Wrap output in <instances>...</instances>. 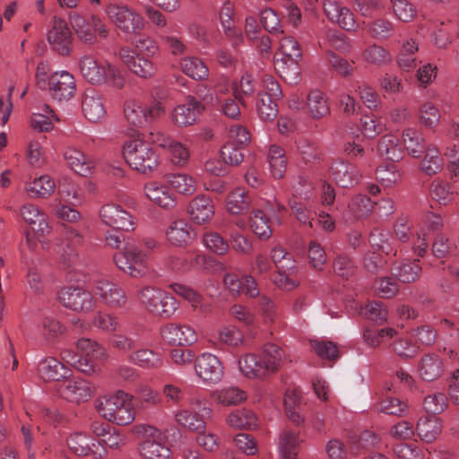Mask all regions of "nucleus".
<instances>
[{"mask_svg":"<svg viewBox=\"0 0 459 459\" xmlns=\"http://www.w3.org/2000/svg\"><path fill=\"white\" fill-rule=\"evenodd\" d=\"M284 351L274 343L264 345L261 356L254 353L245 354L239 360V369L249 378H260L279 370L285 361Z\"/></svg>","mask_w":459,"mask_h":459,"instance_id":"1","label":"nucleus"},{"mask_svg":"<svg viewBox=\"0 0 459 459\" xmlns=\"http://www.w3.org/2000/svg\"><path fill=\"white\" fill-rule=\"evenodd\" d=\"M82 76L91 84H108L117 89L125 85L121 72L108 62L98 61L92 55H83L79 60Z\"/></svg>","mask_w":459,"mask_h":459,"instance_id":"2","label":"nucleus"},{"mask_svg":"<svg viewBox=\"0 0 459 459\" xmlns=\"http://www.w3.org/2000/svg\"><path fill=\"white\" fill-rule=\"evenodd\" d=\"M97 410L104 419L121 426L130 424L135 418L132 396L123 391L100 398Z\"/></svg>","mask_w":459,"mask_h":459,"instance_id":"3","label":"nucleus"},{"mask_svg":"<svg viewBox=\"0 0 459 459\" xmlns=\"http://www.w3.org/2000/svg\"><path fill=\"white\" fill-rule=\"evenodd\" d=\"M122 152L126 163L141 173L152 172L158 167V155L151 145L142 139L126 141Z\"/></svg>","mask_w":459,"mask_h":459,"instance_id":"4","label":"nucleus"},{"mask_svg":"<svg viewBox=\"0 0 459 459\" xmlns=\"http://www.w3.org/2000/svg\"><path fill=\"white\" fill-rule=\"evenodd\" d=\"M280 49L284 57L276 61L281 76L290 84L299 82L300 70L298 65L302 56L299 42L291 36H282L280 39Z\"/></svg>","mask_w":459,"mask_h":459,"instance_id":"5","label":"nucleus"},{"mask_svg":"<svg viewBox=\"0 0 459 459\" xmlns=\"http://www.w3.org/2000/svg\"><path fill=\"white\" fill-rule=\"evenodd\" d=\"M143 440L138 444V453L143 459H169L171 450L167 436L152 425H143Z\"/></svg>","mask_w":459,"mask_h":459,"instance_id":"6","label":"nucleus"},{"mask_svg":"<svg viewBox=\"0 0 459 459\" xmlns=\"http://www.w3.org/2000/svg\"><path fill=\"white\" fill-rule=\"evenodd\" d=\"M106 13L115 26L126 34L138 35L144 28L143 18L126 4H109Z\"/></svg>","mask_w":459,"mask_h":459,"instance_id":"7","label":"nucleus"},{"mask_svg":"<svg viewBox=\"0 0 459 459\" xmlns=\"http://www.w3.org/2000/svg\"><path fill=\"white\" fill-rule=\"evenodd\" d=\"M117 268L134 278H140L147 273V256L138 247L127 246L124 251L114 255Z\"/></svg>","mask_w":459,"mask_h":459,"instance_id":"8","label":"nucleus"},{"mask_svg":"<svg viewBox=\"0 0 459 459\" xmlns=\"http://www.w3.org/2000/svg\"><path fill=\"white\" fill-rule=\"evenodd\" d=\"M58 299L65 307L76 312H90L96 307L91 292L82 287L62 288L58 291Z\"/></svg>","mask_w":459,"mask_h":459,"instance_id":"9","label":"nucleus"},{"mask_svg":"<svg viewBox=\"0 0 459 459\" xmlns=\"http://www.w3.org/2000/svg\"><path fill=\"white\" fill-rule=\"evenodd\" d=\"M124 112L130 125L142 127L163 114L164 108L160 102L145 106L141 102L130 100L126 103Z\"/></svg>","mask_w":459,"mask_h":459,"instance_id":"10","label":"nucleus"},{"mask_svg":"<svg viewBox=\"0 0 459 459\" xmlns=\"http://www.w3.org/2000/svg\"><path fill=\"white\" fill-rule=\"evenodd\" d=\"M118 56L126 68L140 78L150 79L157 72V67L151 59L141 56L140 54L129 47L120 48Z\"/></svg>","mask_w":459,"mask_h":459,"instance_id":"11","label":"nucleus"},{"mask_svg":"<svg viewBox=\"0 0 459 459\" xmlns=\"http://www.w3.org/2000/svg\"><path fill=\"white\" fill-rule=\"evenodd\" d=\"M45 91H48L51 98L56 101H67L75 93V79L67 71L55 72L50 74Z\"/></svg>","mask_w":459,"mask_h":459,"instance_id":"12","label":"nucleus"},{"mask_svg":"<svg viewBox=\"0 0 459 459\" xmlns=\"http://www.w3.org/2000/svg\"><path fill=\"white\" fill-rule=\"evenodd\" d=\"M69 20L77 36L86 43L93 42L95 33H99V35L104 38L108 35L105 24L97 16L92 15L87 19L74 13L70 14Z\"/></svg>","mask_w":459,"mask_h":459,"instance_id":"13","label":"nucleus"},{"mask_svg":"<svg viewBox=\"0 0 459 459\" xmlns=\"http://www.w3.org/2000/svg\"><path fill=\"white\" fill-rule=\"evenodd\" d=\"M94 293L100 301L109 308H124L127 304V296L125 290L117 284L108 280L95 281Z\"/></svg>","mask_w":459,"mask_h":459,"instance_id":"14","label":"nucleus"},{"mask_svg":"<svg viewBox=\"0 0 459 459\" xmlns=\"http://www.w3.org/2000/svg\"><path fill=\"white\" fill-rule=\"evenodd\" d=\"M195 374L204 383L217 384L223 377V366L219 358L212 353L204 352L195 360Z\"/></svg>","mask_w":459,"mask_h":459,"instance_id":"15","label":"nucleus"},{"mask_svg":"<svg viewBox=\"0 0 459 459\" xmlns=\"http://www.w3.org/2000/svg\"><path fill=\"white\" fill-rule=\"evenodd\" d=\"M57 392L65 401L77 404L89 401L92 395L91 384L83 378L64 380L58 385Z\"/></svg>","mask_w":459,"mask_h":459,"instance_id":"16","label":"nucleus"},{"mask_svg":"<svg viewBox=\"0 0 459 459\" xmlns=\"http://www.w3.org/2000/svg\"><path fill=\"white\" fill-rule=\"evenodd\" d=\"M67 446L73 453L81 456L103 458L108 454L107 448L100 442L81 432L72 434L67 439Z\"/></svg>","mask_w":459,"mask_h":459,"instance_id":"17","label":"nucleus"},{"mask_svg":"<svg viewBox=\"0 0 459 459\" xmlns=\"http://www.w3.org/2000/svg\"><path fill=\"white\" fill-rule=\"evenodd\" d=\"M101 221L108 226L119 230H133L134 221L131 214L120 205L108 204L100 211Z\"/></svg>","mask_w":459,"mask_h":459,"instance_id":"18","label":"nucleus"},{"mask_svg":"<svg viewBox=\"0 0 459 459\" xmlns=\"http://www.w3.org/2000/svg\"><path fill=\"white\" fill-rule=\"evenodd\" d=\"M324 12L332 22L338 23L343 30H355L358 28L354 14L337 0H325Z\"/></svg>","mask_w":459,"mask_h":459,"instance_id":"19","label":"nucleus"},{"mask_svg":"<svg viewBox=\"0 0 459 459\" xmlns=\"http://www.w3.org/2000/svg\"><path fill=\"white\" fill-rule=\"evenodd\" d=\"M48 41L51 48L59 55H69L71 50V32L65 21L55 19L53 26L48 33Z\"/></svg>","mask_w":459,"mask_h":459,"instance_id":"20","label":"nucleus"},{"mask_svg":"<svg viewBox=\"0 0 459 459\" xmlns=\"http://www.w3.org/2000/svg\"><path fill=\"white\" fill-rule=\"evenodd\" d=\"M223 282L228 290L233 295H246L249 298L259 296V289L255 278L249 274H245L238 278L236 274L226 273L223 277Z\"/></svg>","mask_w":459,"mask_h":459,"instance_id":"21","label":"nucleus"},{"mask_svg":"<svg viewBox=\"0 0 459 459\" xmlns=\"http://www.w3.org/2000/svg\"><path fill=\"white\" fill-rule=\"evenodd\" d=\"M82 109L84 117L91 122H100L106 117L107 111L104 99L101 93L94 89L85 91Z\"/></svg>","mask_w":459,"mask_h":459,"instance_id":"22","label":"nucleus"},{"mask_svg":"<svg viewBox=\"0 0 459 459\" xmlns=\"http://www.w3.org/2000/svg\"><path fill=\"white\" fill-rule=\"evenodd\" d=\"M161 337L173 345H190L197 340L195 330L186 325L168 324L160 330Z\"/></svg>","mask_w":459,"mask_h":459,"instance_id":"23","label":"nucleus"},{"mask_svg":"<svg viewBox=\"0 0 459 459\" xmlns=\"http://www.w3.org/2000/svg\"><path fill=\"white\" fill-rule=\"evenodd\" d=\"M204 106L194 97H188L183 104L178 105L172 113V120L178 126L193 125L203 112Z\"/></svg>","mask_w":459,"mask_h":459,"instance_id":"24","label":"nucleus"},{"mask_svg":"<svg viewBox=\"0 0 459 459\" xmlns=\"http://www.w3.org/2000/svg\"><path fill=\"white\" fill-rule=\"evenodd\" d=\"M20 215L39 236H46L50 232L48 215L33 204H25L20 208Z\"/></svg>","mask_w":459,"mask_h":459,"instance_id":"25","label":"nucleus"},{"mask_svg":"<svg viewBox=\"0 0 459 459\" xmlns=\"http://www.w3.org/2000/svg\"><path fill=\"white\" fill-rule=\"evenodd\" d=\"M143 191L145 196L160 208L169 210L177 204L175 195L163 184L156 181L146 183Z\"/></svg>","mask_w":459,"mask_h":459,"instance_id":"26","label":"nucleus"},{"mask_svg":"<svg viewBox=\"0 0 459 459\" xmlns=\"http://www.w3.org/2000/svg\"><path fill=\"white\" fill-rule=\"evenodd\" d=\"M166 238L169 243L175 247H186L195 238V232L192 226L183 219L171 221L166 231Z\"/></svg>","mask_w":459,"mask_h":459,"instance_id":"27","label":"nucleus"},{"mask_svg":"<svg viewBox=\"0 0 459 459\" xmlns=\"http://www.w3.org/2000/svg\"><path fill=\"white\" fill-rule=\"evenodd\" d=\"M330 170L333 179L342 187H351L356 185L360 177L357 167L343 160L333 161Z\"/></svg>","mask_w":459,"mask_h":459,"instance_id":"28","label":"nucleus"},{"mask_svg":"<svg viewBox=\"0 0 459 459\" xmlns=\"http://www.w3.org/2000/svg\"><path fill=\"white\" fill-rule=\"evenodd\" d=\"M39 374L44 380L60 381L71 376V369L54 357L42 359L38 367Z\"/></svg>","mask_w":459,"mask_h":459,"instance_id":"29","label":"nucleus"},{"mask_svg":"<svg viewBox=\"0 0 459 459\" xmlns=\"http://www.w3.org/2000/svg\"><path fill=\"white\" fill-rule=\"evenodd\" d=\"M188 213L197 224L209 221L214 214L212 199L204 195L195 197L189 204Z\"/></svg>","mask_w":459,"mask_h":459,"instance_id":"30","label":"nucleus"},{"mask_svg":"<svg viewBox=\"0 0 459 459\" xmlns=\"http://www.w3.org/2000/svg\"><path fill=\"white\" fill-rule=\"evenodd\" d=\"M57 195L72 206L79 205L82 201V190L79 185L68 177H61L56 186Z\"/></svg>","mask_w":459,"mask_h":459,"instance_id":"31","label":"nucleus"},{"mask_svg":"<svg viewBox=\"0 0 459 459\" xmlns=\"http://www.w3.org/2000/svg\"><path fill=\"white\" fill-rule=\"evenodd\" d=\"M56 188L55 181L48 175H41L25 183L24 190L30 198L44 199L50 196Z\"/></svg>","mask_w":459,"mask_h":459,"instance_id":"32","label":"nucleus"},{"mask_svg":"<svg viewBox=\"0 0 459 459\" xmlns=\"http://www.w3.org/2000/svg\"><path fill=\"white\" fill-rule=\"evenodd\" d=\"M418 371L425 381H434L444 372L442 359L434 353L425 354L420 360Z\"/></svg>","mask_w":459,"mask_h":459,"instance_id":"33","label":"nucleus"},{"mask_svg":"<svg viewBox=\"0 0 459 459\" xmlns=\"http://www.w3.org/2000/svg\"><path fill=\"white\" fill-rule=\"evenodd\" d=\"M127 359L134 365L146 369L159 368L162 366L160 354L148 348H139L132 351Z\"/></svg>","mask_w":459,"mask_h":459,"instance_id":"34","label":"nucleus"},{"mask_svg":"<svg viewBox=\"0 0 459 459\" xmlns=\"http://www.w3.org/2000/svg\"><path fill=\"white\" fill-rule=\"evenodd\" d=\"M67 165L75 173L87 177L91 171V162L86 156L74 147H66L63 153Z\"/></svg>","mask_w":459,"mask_h":459,"instance_id":"35","label":"nucleus"},{"mask_svg":"<svg viewBox=\"0 0 459 459\" xmlns=\"http://www.w3.org/2000/svg\"><path fill=\"white\" fill-rule=\"evenodd\" d=\"M319 47L326 53L327 49L348 53L351 50L349 39L342 32L327 30L319 39Z\"/></svg>","mask_w":459,"mask_h":459,"instance_id":"36","label":"nucleus"},{"mask_svg":"<svg viewBox=\"0 0 459 459\" xmlns=\"http://www.w3.org/2000/svg\"><path fill=\"white\" fill-rule=\"evenodd\" d=\"M415 430L422 441L431 443L442 431L441 420L437 417H420L417 421Z\"/></svg>","mask_w":459,"mask_h":459,"instance_id":"37","label":"nucleus"},{"mask_svg":"<svg viewBox=\"0 0 459 459\" xmlns=\"http://www.w3.org/2000/svg\"><path fill=\"white\" fill-rule=\"evenodd\" d=\"M377 152L383 158L392 161H398L403 158V149L399 138L394 134H385L381 137Z\"/></svg>","mask_w":459,"mask_h":459,"instance_id":"38","label":"nucleus"},{"mask_svg":"<svg viewBox=\"0 0 459 459\" xmlns=\"http://www.w3.org/2000/svg\"><path fill=\"white\" fill-rule=\"evenodd\" d=\"M251 198L241 187L232 190L227 197V211L235 215L242 214L249 209Z\"/></svg>","mask_w":459,"mask_h":459,"instance_id":"39","label":"nucleus"},{"mask_svg":"<svg viewBox=\"0 0 459 459\" xmlns=\"http://www.w3.org/2000/svg\"><path fill=\"white\" fill-rule=\"evenodd\" d=\"M402 137L407 152L413 158H420L427 148L422 134L418 130L409 127L403 132Z\"/></svg>","mask_w":459,"mask_h":459,"instance_id":"40","label":"nucleus"},{"mask_svg":"<svg viewBox=\"0 0 459 459\" xmlns=\"http://www.w3.org/2000/svg\"><path fill=\"white\" fill-rule=\"evenodd\" d=\"M424 152L425 155L420 162V169L428 176L440 172L444 160L438 149L433 144H429Z\"/></svg>","mask_w":459,"mask_h":459,"instance_id":"41","label":"nucleus"},{"mask_svg":"<svg viewBox=\"0 0 459 459\" xmlns=\"http://www.w3.org/2000/svg\"><path fill=\"white\" fill-rule=\"evenodd\" d=\"M180 66L185 74L194 80L204 81L209 76V69L204 61L195 56H186L180 61Z\"/></svg>","mask_w":459,"mask_h":459,"instance_id":"42","label":"nucleus"},{"mask_svg":"<svg viewBox=\"0 0 459 459\" xmlns=\"http://www.w3.org/2000/svg\"><path fill=\"white\" fill-rule=\"evenodd\" d=\"M393 274L401 281L409 283L415 281L421 272L418 260L403 261L392 268Z\"/></svg>","mask_w":459,"mask_h":459,"instance_id":"43","label":"nucleus"},{"mask_svg":"<svg viewBox=\"0 0 459 459\" xmlns=\"http://www.w3.org/2000/svg\"><path fill=\"white\" fill-rule=\"evenodd\" d=\"M307 106L313 118H321L330 112L325 95L318 90L309 92L307 99Z\"/></svg>","mask_w":459,"mask_h":459,"instance_id":"44","label":"nucleus"},{"mask_svg":"<svg viewBox=\"0 0 459 459\" xmlns=\"http://www.w3.org/2000/svg\"><path fill=\"white\" fill-rule=\"evenodd\" d=\"M60 357L65 363L73 366L84 374H91L94 371L95 365L91 359L83 358L82 355L78 354L70 348L62 349L60 351Z\"/></svg>","mask_w":459,"mask_h":459,"instance_id":"45","label":"nucleus"},{"mask_svg":"<svg viewBox=\"0 0 459 459\" xmlns=\"http://www.w3.org/2000/svg\"><path fill=\"white\" fill-rule=\"evenodd\" d=\"M162 139V142L157 141L158 145L169 149L171 162L178 167L185 166L189 160V152L186 147L181 143L174 142L169 138Z\"/></svg>","mask_w":459,"mask_h":459,"instance_id":"46","label":"nucleus"},{"mask_svg":"<svg viewBox=\"0 0 459 459\" xmlns=\"http://www.w3.org/2000/svg\"><path fill=\"white\" fill-rule=\"evenodd\" d=\"M268 162L273 177L281 178L287 168V160L283 149L277 145H272L268 152Z\"/></svg>","mask_w":459,"mask_h":459,"instance_id":"47","label":"nucleus"},{"mask_svg":"<svg viewBox=\"0 0 459 459\" xmlns=\"http://www.w3.org/2000/svg\"><path fill=\"white\" fill-rule=\"evenodd\" d=\"M373 203L369 197L365 195H355L348 205V212L354 220L368 217L373 210Z\"/></svg>","mask_w":459,"mask_h":459,"instance_id":"48","label":"nucleus"},{"mask_svg":"<svg viewBox=\"0 0 459 459\" xmlns=\"http://www.w3.org/2000/svg\"><path fill=\"white\" fill-rule=\"evenodd\" d=\"M270 256L277 272H294L296 269L293 255L280 246L272 248Z\"/></svg>","mask_w":459,"mask_h":459,"instance_id":"49","label":"nucleus"},{"mask_svg":"<svg viewBox=\"0 0 459 459\" xmlns=\"http://www.w3.org/2000/svg\"><path fill=\"white\" fill-rule=\"evenodd\" d=\"M168 183L179 194L191 195L196 190V183L194 178L187 174L178 173L167 176Z\"/></svg>","mask_w":459,"mask_h":459,"instance_id":"50","label":"nucleus"},{"mask_svg":"<svg viewBox=\"0 0 459 459\" xmlns=\"http://www.w3.org/2000/svg\"><path fill=\"white\" fill-rule=\"evenodd\" d=\"M227 422L234 429H250L257 425V418L249 410H236L230 413Z\"/></svg>","mask_w":459,"mask_h":459,"instance_id":"51","label":"nucleus"},{"mask_svg":"<svg viewBox=\"0 0 459 459\" xmlns=\"http://www.w3.org/2000/svg\"><path fill=\"white\" fill-rule=\"evenodd\" d=\"M380 445V437L370 430L363 431L359 438L351 446V455H359L377 448Z\"/></svg>","mask_w":459,"mask_h":459,"instance_id":"52","label":"nucleus"},{"mask_svg":"<svg viewBox=\"0 0 459 459\" xmlns=\"http://www.w3.org/2000/svg\"><path fill=\"white\" fill-rule=\"evenodd\" d=\"M215 400L225 406L236 405L246 400V393L236 386L224 387L213 393Z\"/></svg>","mask_w":459,"mask_h":459,"instance_id":"53","label":"nucleus"},{"mask_svg":"<svg viewBox=\"0 0 459 459\" xmlns=\"http://www.w3.org/2000/svg\"><path fill=\"white\" fill-rule=\"evenodd\" d=\"M368 34L376 39H386L394 33V24L387 19L377 18L366 24Z\"/></svg>","mask_w":459,"mask_h":459,"instance_id":"54","label":"nucleus"},{"mask_svg":"<svg viewBox=\"0 0 459 459\" xmlns=\"http://www.w3.org/2000/svg\"><path fill=\"white\" fill-rule=\"evenodd\" d=\"M430 195L438 204L446 205L453 201L455 190L449 183L436 179L431 183Z\"/></svg>","mask_w":459,"mask_h":459,"instance_id":"55","label":"nucleus"},{"mask_svg":"<svg viewBox=\"0 0 459 459\" xmlns=\"http://www.w3.org/2000/svg\"><path fill=\"white\" fill-rule=\"evenodd\" d=\"M76 349L81 352L83 358L91 359H101L106 355L105 349L95 341L89 338H81L76 342Z\"/></svg>","mask_w":459,"mask_h":459,"instance_id":"56","label":"nucleus"},{"mask_svg":"<svg viewBox=\"0 0 459 459\" xmlns=\"http://www.w3.org/2000/svg\"><path fill=\"white\" fill-rule=\"evenodd\" d=\"M377 410L385 414L403 417L408 411V405L397 397L385 396L379 402Z\"/></svg>","mask_w":459,"mask_h":459,"instance_id":"57","label":"nucleus"},{"mask_svg":"<svg viewBox=\"0 0 459 459\" xmlns=\"http://www.w3.org/2000/svg\"><path fill=\"white\" fill-rule=\"evenodd\" d=\"M256 110L261 120L273 121L278 114L277 100L267 95H258Z\"/></svg>","mask_w":459,"mask_h":459,"instance_id":"58","label":"nucleus"},{"mask_svg":"<svg viewBox=\"0 0 459 459\" xmlns=\"http://www.w3.org/2000/svg\"><path fill=\"white\" fill-rule=\"evenodd\" d=\"M176 422L191 431H201L205 429L204 420L197 414H193L186 409L175 412Z\"/></svg>","mask_w":459,"mask_h":459,"instance_id":"59","label":"nucleus"},{"mask_svg":"<svg viewBox=\"0 0 459 459\" xmlns=\"http://www.w3.org/2000/svg\"><path fill=\"white\" fill-rule=\"evenodd\" d=\"M251 228L254 233L262 239H267L272 235V230L269 226L268 215L264 211L256 210L250 219Z\"/></svg>","mask_w":459,"mask_h":459,"instance_id":"60","label":"nucleus"},{"mask_svg":"<svg viewBox=\"0 0 459 459\" xmlns=\"http://www.w3.org/2000/svg\"><path fill=\"white\" fill-rule=\"evenodd\" d=\"M44 114L34 113L30 118L31 127L39 132H48L53 128L51 118L59 121V118L55 115L53 110L48 105L44 106Z\"/></svg>","mask_w":459,"mask_h":459,"instance_id":"61","label":"nucleus"},{"mask_svg":"<svg viewBox=\"0 0 459 459\" xmlns=\"http://www.w3.org/2000/svg\"><path fill=\"white\" fill-rule=\"evenodd\" d=\"M163 290L152 286H145L139 290L138 298L141 304L152 314L158 311V301Z\"/></svg>","mask_w":459,"mask_h":459,"instance_id":"62","label":"nucleus"},{"mask_svg":"<svg viewBox=\"0 0 459 459\" xmlns=\"http://www.w3.org/2000/svg\"><path fill=\"white\" fill-rule=\"evenodd\" d=\"M363 58L374 65H385L391 62V56L388 50L377 44L369 46L363 51Z\"/></svg>","mask_w":459,"mask_h":459,"instance_id":"63","label":"nucleus"},{"mask_svg":"<svg viewBox=\"0 0 459 459\" xmlns=\"http://www.w3.org/2000/svg\"><path fill=\"white\" fill-rule=\"evenodd\" d=\"M377 180L385 186L390 187L401 179V173L394 163L380 165L376 170Z\"/></svg>","mask_w":459,"mask_h":459,"instance_id":"64","label":"nucleus"}]
</instances>
